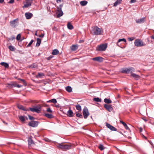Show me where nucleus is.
<instances>
[{"mask_svg": "<svg viewBox=\"0 0 154 154\" xmlns=\"http://www.w3.org/2000/svg\"><path fill=\"white\" fill-rule=\"evenodd\" d=\"M91 32L93 35H98L102 34L103 32V31L102 28H99L97 26H94L92 27Z\"/></svg>", "mask_w": 154, "mask_h": 154, "instance_id": "obj_1", "label": "nucleus"}, {"mask_svg": "<svg viewBox=\"0 0 154 154\" xmlns=\"http://www.w3.org/2000/svg\"><path fill=\"white\" fill-rule=\"evenodd\" d=\"M107 47V44H101L97 46L96 48V50L97 51H105Z\"/></svg>", "mask_w": 154, "mask_h": 154, "instance_id": "obj_2", "label": "nucleus"}, {"mask_svg": "<svg viewBox=\"0 0 154 154\" xmlns=\"http://www.w3.org/2000/svg\"><path fill=\"white\" fill-rule=\"evenodd\" d=\"M134 44L135 46L137 47H140L145 46L146 45L143 41L140 39H137L134 41Z\"/></svg>", "mask_w": 154, "mask_h": 154, "instance_id": "obj_3", "label": "nucleus"}, {"mask_svg": "<svg viewBox=\"0 0 154 154\" xmlns=\"http://www.w3.org/2000/svg\"><path fill=\"white\" fill-rule=\"evenodd\" d=\"M134 71V69L132 67L122 69L120 72L123 73H128L132 72Z\"/></svg>", "mask_w": 154, "mask_h": 154, "instance_id": "obj_4", "label": "nucleus"}, {"mask_svg": "<svg viewBox=\"0 0 154 154\" xmlns=\"http://www.w3.org/2000/svg\"><path fill=\"white\" fill-rule=\"evenodd\" d=\"M29 109L32 112H35L37 113H39L41 110V106L40 105L34 106L32 108H29Z\"/></svg>", "mask_w": 154, "mask_h": 154, "instance_id": "obj_5", "label": "nucleus"}, {"mask_svg": "<svg viewBox=\"0 0 154 154\" xmlns=\"http://www.w3.org/2000/svg\"><path fill=\"white\" fill-rule=\"evenodd\" d=\"M60 7L57 8V17L59 18L62 16L63 15V12L62 11L61 8L63 6L62 5H60Z\"/></svg>", "mask_w": 154, "mask_h": 154, "instance_id": "obj_6", "label": "nucleus"}, {"mask_svg": "<svg viewBox=\"0 0 154 154\" xmlns=\"http://www.w3.org/2000/svg\"><path fill=\"white\" fill-rule=\"evenodd\" d=\"M83 112L84 118L85 119L87 118L89 114L88 109L86 108H84L83 109Z\"/></svg>", "mask_w": 154, "mask_h": 154, "instance_id": "obj_7", "label": "nucleus"}, {"mask_svg": "<svg viewBox=\"0 0 154 154\" xmlns=\"http://www.w3.org/2000/svg\"><path fill=\"white\" fill-rule=\"evenodd\" d=\"M38 125V122L36 121H32L29 123V125L30 126L35 127Z\"/></svg>", "mask_w": 154, "mask_h": 154, "instance_id": "obj_8", "label": "nucleus"}, {"mask_svg": "<svg viewBox=\"0 0 154 154\" xmlns=\"http://www.w3.org/2000/svg\"><path fill=\"white\" fill-rule=\"evenodd\" d=\"M28 144L29 146L34 147L35 145V143L33 141L32 139L29 138L28 139Z\"/></svg>", "mask_w": 154, "mask_h": 154, "instance_id": "obj_9", "label": "nucleus"}, {"mask_svg": "<svg viewBox=\"0 0 154 154\" xmlns=\"http://www.w3.org/2000/svg\"><path fill=\"white\" fill-rule=\"evenodd\" d=\"M104 107L109 112H111L113 110V108L111 105L106 104L104 105Z\"/></svg>", "mask_w": 154, "mask_h": 154, "instance_id": "obj_10", "label": "nucleus"}, {"mask_svg": "<svg viewBox=\"0 0 154 154\" xmlns=\"http://www.w3.org/2000/svg\"><path fill=\"white\" fill-rule=\"evenodd\" d=\"M106 125L107 128L110 129L111 130L113 131H116V129L112 126L111 125L108 123H106Z\"/></svg>", "mask_w": 154, "mask_h": 154, "instance_id": "obj_11", "label": "nucleus"}, {"mask_svg": "<svg viewBox=\"0 0 154 154\" xmlns=\"http://www.w3.org/2000/svg\"><path fill=\"white\" fill-rule=\"evenodd\" d=\"M145 17L142 18L140 19H137L136 20V22L138 23H143L145 21Z\"/></svg>", "mask_w": 154, "mask_h": 154, "instance_id": "obj_12", "label": "nucleus"}, {"mask_svg": "<svg viewBox=\"0 0 154 154\" xmlns=\"http://www.w3.org/2000/svg\"><path fill=\"white\" fill-rule=\"evenodd\" d=\"M103 58L100 57H98L94 58L92 59V60H94L98 61L100 62H101L103 61Z\"/></svg>", "mask_w": 154, "mask_h": 154, "instance_id": "obj_13", "label": "nucleus"}, {"mask_svg": "<svg viewBox=\"0 0 154 154\" xmlns=\"http://www.w3.org/2000/svg\"><path fill=\"white\" fill-rule=\"evenodd\" d=\"M17 21V20L15 19L11 21L10 22L11 25L12 26L15 27L16 25Z\"/></svg>", "mask_w": 154, "mask_h": 154, "instance_id": "obj_14", "label": "nucleus"}, {"mask_svg": "<svg viewBox=\"0 0 154 154\" xmlns=\"http://www.w3.org/2000/svg\"><path fill=\"white\" fill-rule=\"evenodd\" d=\"M25 16L27 19H29L32 16V14L30 13H26L25 14Z\"/></svg>", "mask_w": 154, "mask_h": 154, "instance_id": "obj_15", "label": "nucleus"}, {"mask_svg": "<svg viewBox=\"0 0 154 154\" xmlns=\"http://www.w3.org/2000/svg\"><path fill=\"white\" fill-rule=\"evenodd\" d=\"M122 0H117L116 2L114 4L113 6L116 7L118 5L121 3Z\"/></svg>", "mask_w": 154, "mask_h": 154, "instance_id": "obj_16", "label": "nucleus"}, {"mask_svg": "<svg viewBox=\"0 0 154 154\" xmlns=\"http://www.w3.org/2000/svg\"><path fill=\"white\" fill-rule=\"evenodd\" d=\"M73 112L72 111L69 109L67 112V115L69 117L73 116Z\"/></svg>", "mask_w": 154, "mask_h": 154, "instance_id": "obj_17", "label": "nucleus"}, {"mask_svg": "<svg viewBox=\"0 0 154 154\" xmlns=\"http://www.w3.org/2000/svg\"><path fill=\"white\" fill-rule=\"evenodd\" d=\"M121 41H123L125 42H126V39L124 38H122V39H119V40L118 41V42L117 43V46H118L120 47V46L119 45V43Z\"/></svg>", "mask_w": 154, "mask_h": 154, "instance_id": "obj_18", "label": "nucleus"}, {"mask_svg": "<svg viewBox=\"0 0 154 154\" xmlns=\"http://www.w3.org/2000/svg\"><path fill=\"white\" fill-rule=\"evenodd\" d=\"M78 48V46L77 45H72V46L71 49L72 51H75L77 50Z\"/></svg>", "mask_w": 154, "mask_h": 154, "instance_id": "obj_19", "label": "nucleus"}, {"mask_svg": "<svg viewBox=\"0 0 154 154\" xmlns=\"http://www.w3.org/2000/svg\"><path fill=\"white\" fill-rule=\"evenodd\" d=\"M44 115L45 116L48 118H52L53 117V116L51 114H49L47 113H45L44 114Z\"/></svg>", "mask_w": 154, "mask_h": 154, "instance_id": "obj_20", "label": "nucleus"}, {"mask_svg": "<svg viewBox=\"0 0 154 154\" xmlns=\"http://www.w3.org/2000/svg\"><path fill=\"white\" fill-rule=\"evenodd\" d=\"M71 145L70 144H64V147L63 149H68L70 148Z\"/></svg>", "mask_w": 154, "mask_h": 154, "instance_id": "obj_21", "label": "nucleus"}, {"mask_svg": "<svg viewBox=\"0 0 154 154\" xmlns=\"http://www.w3.org/2000/svg\"><path fill=\"white\" fill-rule=\"evenodd\" d=\"M80 4L82 6L86 5L88 3V2L86 1H82L80 2Z\"/></svg>", "mask_w": 154, "mask_h": 154, "instance_id": "obj_22", "label": "nucleus"}, {"mask_svg": "<svg viewBox=\"0 0 154 154\" xmlns=\"http://www.w3.org/2000/svg\"><path fill=\"white\" fill-rule=\"evenodd\" d=\"M65 89L66 91L68 92H70L72 91V88L69 86H68L66 87L65 88Z\"/></svg>", "mask_w": 154, "mask_h": 154, "instance_id": "obj_23", "label": "nucleus"}, {"mask_svg": "<svg viewBox=\"0 0 154 154\" xmlns=\"http://www.w3.org/2000/svg\"><path fill=\"white\" fill-rule=\"evenodd\" d=\"M59 53L58 50L57 49H54L53 51L52 54L53 55H56Z\"/></svg>", "mask_w": 154, "mask_h": 154, "instance_id": "obj_24", "label": "nucleus"}, {"mask_svg": "<svg viewBox=\"0 0 154 154\" xmlns=\"http://www.w3.org/2000/svg\"><path fill=\"white\" fill-rule=\"evenodd\" d=\"M131 75L135 79H138L140 78V76L139 75H136L134 73H131Z\"/></svg>", "mask_w": 154, "mask_h": 154, "instance_id": "obj_25", "label": "nucleus"}, {"mask_svg": "<svg viewBox=\"0 0 154 154\" xmlns=\"http://www.w3.org/2000/svg\"><path fill=\"white\" fill-rule=\"evenodd\" d=\"M68 28L69 29H72L73 28V27L71 23H68L67 25Z\"/></svg>", "mask_w": 154, "mask_h": 154, "instance_id": "obj_26", "label": "nucleus"}, {"mask_svg": "<svg viewBox=\"0 0 154 154\" xmlns=\"http://www.w3.org/2000/svg\"><path fill=\"white\" fill-rule=\"evenodd\" d=\"M44 76V74L43 73H38V75L36 76L37 78H42Z\"/></svg>", "mask_w": 154, "mask_h": 154, "instance_id": "obj_27", "label": "nucleus"}, {"mask_svg": "<svg viewBox=\"0 0 154 154\" xmlns=\"http://www.w3.org/2000/svg\"><path fill=\"white\" fill-rule=\"evenodd\" d=\"M19 118L20 120V121L23 122L25 121V118L24 116H19Z\"/></svg>", "mask_w": 154, "mask_h": 154, "instance_id": "obj_28", "label": "nucleus"}, {"mask_svg": "<svg viewBox=\"0 0 154 154\" xmlns=\"http://www.w3.org/2000/svg\"><path fill=\"white\" fill-rule=\"evenodd\" d=\"M41 40L39 38H37V43L36 44V46H39L41 44Z\"/></svg>", "mask_w": 154, "mask_h": 154, "instance_id": "obj_29", "label": "nucleus"}, {"mask_svg": "<svg viewBox=\"0 0 154 154\" xmlns=\"http://www.w3.org/2000/svg\"><path fill=\"white\" fill-rule=\"evenodd\" d=\"M0 64L3 66H4L5 68H7L8 67V64L5 62H1L0 63Z\"/></svg>", "mask_w": 154, "mask_h": 154, "instance_id": "obj_30", "label": "nucleus"}, {"mask_svg": "<svg viewBox=\"0 0 154 154\" xmlns=\"http://www.w3.org/2000/svg\"><path fill=\"white\" fill-rule=\"evenodd\" d=\"M104 102L106 103H112V101L109 99L105 98L104 99Z\"/></svg>", "mask_w": 154, "mask_h": 154, "instance_id": "obj_31", "label": "nucleus"}, {"mask_svg": "<svg viewBox=\"0 0 154 154\" xmlns=\"http://www.w3.org/2000/svg\"><path fill=\"white\" fill-rule=\"evenodd\" d=\"M120 122L122 124V125L124 126L125 128L127 130L129 129V127L123 121H120Z\"/></svg>", "mask_w": 154, "mask_h": 154, "instance_id": "obj_32", "label": "nucleus"}, {"mask_svg": "<svg viewBox=\"0 0 154 154\" xmlns=\"http://www.w3.org/2000/svg\"><path fill=\"white\" fill-rule=\"evenodd\" d=\"M8 48L11 51H14L15 50V48L13 46L10 45L8 47Z\"/></svg>", "mask_w": 154, "mask_h": 154, "instance_id": "obj_33", "label": "nucleus"}, {"mask_svg": "<svg viewBox=\"0 0 154 154\" xmlns=\"http://www.w3.org/2000/svg\"><path fill=\"white\" fill-rule=\"evenodd\" d=\"M57 146L59 148L63 149L64 147V144L63 143L59 144Z\"/></svg>", "mask_w": 154, "mask_h": 154, "instance_id": "obj_34", "label": "nucleus"}, {"mask_svg": "<svg viewBox=\"0 0 154 154\" xmlns=\"http://www.w3.org/2000/svg\"><path fill=\"white\" fill-rule=\"evenodd\" d=\"M93 100L95 101L98 102H100L101 101V99L98 97L94 98Z\"/></svg>", "mask_w": 154, "mask_h": 154, "instance_id": "obj_35", "label": "nucleus"}, {"mask_svg": "<svg viewBox=\"0 0 154 154\" xmlns=\"http://www.w3.org/2000/svg\"><path fill=\"white\" fill-rule=\"evenodd\" d=\"M31 5V3L27 2L26 4H25L24 6H23V8H27L28 7L30 6Z\"/></svg>", "mask_w": 154, "mask_h": 154, "instance_id": "obj_36", "label": "nucleus"}, {"mask_svg": "<svg viewBox=\"0 0 154 154\" xmlns=\"http://www.w3.org/2000/svg\"><path fill=\"white\" fill-rule=\"evenodd\" d=\"M76 108L77 110L79 111L81 110V107L79 105H77L76 106Z\"/></svg>", "mask_w": 154, "mask_h": 154, "instance_id": "obj_37", "label": "nucleus"}, {"mask_svg": "<svg viewBox=\"0 0 154 154\" xmlns=\"http://www.w3.org/2000/svg\"><path fill=\"white\" fill-rule=\"evenodd\" d=\"M98 148L101 150H103L105 148L101 144H100L99 145V146H98Z\"/></svg>", "mask_w": 154, "mask_h": 154, "instance_id": "obj_38", "label": "nucleus"}, {"mask_svg": "<svg viewBox=\"0 0 154 154\" xmlns=\"http://www.w3.org/2000/svg\"><path fill=\"white\" fill-rule=\"evenodd\" d=\"M17 107L19 109H22V110H25V109L24 108V107L22 105H18L17 106Z\"/></svg>", "mask_w": 154, "mask_h": 154, "instance_id": "obj_39", "label": "nucleus"}, {"mask_svg": "<svg viewBox=\"0 0 154 154\" xmlns=\"http://www.w3.org/2000/svg\"><path fill=\"white\" fill-rule=\"evenodd\" d=\"M135 39V37H131L128 38V40L129 41H132Z\"/></svg>", "mask_w": 154, "mask_h": 154, "instance_id": "obj_40", "label": "nucleus"}, {"mask_svg": "<svg viewBox=\"0 0 154 154\" xmlns=\"http://www.w3.org/2000/svg\"><path fill=\"white\" fill-rule=\"evenodd\" d=\"M33 42V40H32L29 43V44L27 45V47H28L30 46V45H32V43Z\"/></svg>", "mask_w": 154, "mask_h": 154, "instance_id": "obj_41", "label": "nucleus"}, {"mask_svg": "<svg viewBox=\"0 0 154 154\" xmlns=\"http://www.w3.org/2000/svg\"><path fill=\"white\" fill-rule=\"evenodd\" d=\"M21 37V35L20 34H18L16 37V39L18 40H19L20 39Z\"/></svg>", "mask_w": 154, "mask_h": 154, "instance_id": "obj_42", "label": "nucleus"}, {"mask_svg": "<svg viewBox=\"0 0 154 154\" xmlns=\"http://www.w3.org/2000/svg\"><path fill=\"white\" fill-rule=\"evenodd\" d=\"M51 102L53 103H57V101L56 99H53L52 100H51Z\"/></svg>", "mask_w": 154, "mask_h": 154, "instance_id": "obj_43", "label": "nucleus"}, {"mask_svg": "<svg viewBox=\"0 0 154 154\" xmlns=\"http://www.w3.org/2000/svg\"><path fill=\"white\" fill-rule=\"evenodd\" d=\"M76 116L79 118H81L82 117V115L80 113H77Z\"/></svg>", "mask_w": 154, "mask_h": 154, "instance_id": "obj_44", "label": "nucleus"}, {"mask_svg": "<svg viewBox=\"0 0 154 154\" xmlns=\"http://www.w3.org/2000/svg\"><path fill=\"white\" fill-rule=\"evenodd\" d=\"M47 111L49 113H51L52 111L50 108H48L47 109Z\"/></svg>", "mask_w": 154, "mask_h": 154, "instance_id": "obj_45", "label": "nucleus"}, {"mask_svg": "<svg viewBox=\"0 0 154 154\" xmlns=\"http://www.w3.org/2000/svg\"><path fill=\"white\" fill-rule=\"evenodd\" d=\"M29 118L30 120H32L33 119V117L30 116H29Z\"/></svg>", "mask_w": 154, "mask_h": 154, "instance_id": "obj_46", "label": "nucleus"}, {"mask_svg": "<svg viewBox=\"0 0 154 154\" xmlns=\"http://www.w3.org/2000/svg\"><path fill=\"white\" fill-rule=\"evenodd\" d=\"M136 2L135 0H131L130 2L131 3H134Z\"/></svg>", "mask_w": 154, "mask_h": 154, "instance_id": "obj_47", "label": "nucleus"}, {"mask_svg": "<svg viewBox=\"0 0 154 154\" xmlns=\"http://www.w3.org/2000/svg\"><path fill=\"white\" fill-rule=\"evenodd\" d=\"M44 36V35L43 34H42L41 35H39L38 36L39 37H43Z\"/></svg>", "mask_w": 154, "mask_h": 154, "instance_id": "obj_48", "label": "nucleus"}, {"mask_svg": "<svg viewBox=\"0 0 154 154\" xmlns=\"http://www.w3.org/2000/svg\"><path fill=\"white\" fill-rule=\"evenodd\" d=\"M15 86H16L18 88H20L22 86L20 85H17Z\"/></svg>", "mask_w": 154, "mask_h": 154, "instance_id": "obj_49", "label": "nucleus"}, {"mask_svg": "<svg viewBox=\"0 0 154 154\" xmlns=\"http://www.w3.org/2000/svg\"><path fill=\"white\" fill-rule=\"evenodd\" d=\"M14 0H10L9 1V3H13L14 2Z\"/></svg>", "mask_w": 154, "mask_h": 154, "instance_id": "obj_50", "label": "nucleus"}, {"mask_svg": "<svg viewBox=\"0 0 154 154\" xmlns=\"http://www.w3.org/2000/svg\"><path fill=\"white\" fill-rule=\"evenodd\" d=\"M151 38L152 39H154V35H152L151 36Z\"/></svg>", "mask_w": 154, "mask_h": 154, "instance_id": "obj_51", "label": "nucleus"}, {"mask_svg": "<svg viewBox=\"0 0 154 154\" xmlns=\"http://www.w3.org/2000/svg\"><path fill=\"white\" fill-rule=\"evenodd\" d=\"M4 2V0H0V3H2Z\"/></svg>", "mask_w": 154, "mask_h": 154, "instance_id": "obj_52", "label": "nucleus"}, {"mask_svg": "<svg viewBox=\"0 0 154 154\" xmlns=\"http://www.w3.org/2000/svg\"><path fill=\"white\" fill-rule=\"evenodd\" d=\"M142 131V129L141 128H140V131L141 132Z\"/></svg>", "mask_w": 154, "mask_h": 154, "instance_id": "obj_53", "label": "nucleus"}, {"mask_svg": "<svg viewBox=\"0 0 154 154\" xmlns=\"http://www.w3.org/2000/svg\"><path fill=\"white\" fill-rule=\"evenodd\" d=\"M47 102L48 103L51 102V100L48 101Z\"/></svg>", "mask_w": 154, "mask_h": 154, "instance_id": "obj_54", "label": "nucleus"}, {"mask_svg": "<svg viewBox=\"0 0 154 154\" xmlns=\"http://www.w3.org/2000/svg\"><path fill=\"white\" fill-rule=\"evenodd\" d=\"M35 35L36 36H38L37 33V32H36V33L35 34Z\"/></svg>", "mask_w": 154, "mask_h": 154, "instance_id": "obj_55", "label": "nucleus"}, {"mask_svg": "<svg viewBox=\"0 0 154 154\" xmlns=\"http://www.w3.org/2000/svg\"><path fill=\"white\" fill-rule=\"evenodd\" d=\"M143 119L145 121H147V120H146V119Z\"/></svg>", "mask_w": 154, "mask_h": 154, "instance_id": "obj_56", "label": "nucleus"}, {"mask_svg": "<svg viewBox=\"0 0 154 154\" xmlns=\"http://www.w3.org/2000/svg\"><path fill=\"white\" fill-rule=\"evenodd\" d=\"M12 39H14V37H12Z\"/></svg>", "mask_w": 154, "mask_h": 154, "instance_id": "obj_57", "label": "nucleus"}, {"mask_svg": "<svg viewBox=\"0 0 154 154\" xmlns=\"http://www.w3.org/2000/svg\"><path fill=\"white\" fill-rule=\"evenodd\" d=\"M22 80V81H23V80Z\"/></svg>", "mask_w": 154, "mask_h": 154, "instance_id": "obj_58", "label": "nucleus"}, {"mask_svg": "<svg viewBox=\"0 0 154 154\" xmlns=\"http://www.w3.org/2000/svg\"><path fill=\"white\" fill-rule=\"evenodd\" d=\"M4 122V123H5L4 122Z\"/></svg>", "mask_w": 154, "mask_h": 154, "instance_id": "obj_59", "label": "nucleus"}]
</instances>
